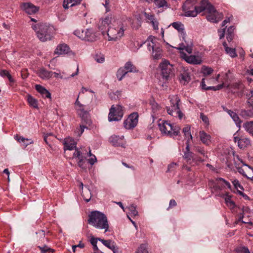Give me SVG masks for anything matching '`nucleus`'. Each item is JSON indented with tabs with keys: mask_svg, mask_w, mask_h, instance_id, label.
I'll return each instance as SVG.
<instances>
[{
	"mask_svg": "<svg viewBox=\"0 0 253 253\" xmlns=\"http://www.w3.org/2000/svg\"><path fill=\"white\" fill-rule=\"evenodd\" d=\"M237 253H250L248 248L246 247H240L236 250Z\"/></svg>",
	"mask_w": 253,
	"mask_h": 253,
	"instance_id": "3c124183",
	"label": "nucleus"
},
{
	"mask_svg": "<svg viewBox=\"0 0 253 253\" xmlns=\"http://www.w3.org/2000/svg\"><path fill=\"white\" fill-rule=\"evenodd\" d=\"M79 94L78 95V97L75 102V106L76 107V110L79 112V115H80L82 117H84V116L87 115V113L86 111L84 110V105L82 104L79 101Z\"/></svg>",
	"mask_w": 253,
	"mask_h": 253,
	"instance_id": "a878e982",
	"label": "nucleus"
},
{
	"mask_svg": "<svg viewBox=\"0 0 253 253\" xmlns=\"http://www.w3.org/2000/svg\"><path fill=\"white\" fill-rule=\"evenodd\" d=\"M148 49L151 52V58L154 60L158 59V39L155 37L150 36L147 41Z\"/></svg>",
	"mask_w": 253,
	"mask_h": 253,
	"instance_id": "39448f33",
	"label": "nucleus"
},
{
	"mask_svg": "<svg viewBox=\"0 0 253 253\" xmlns=\"http://www.w3.org/2000/svg\"><path fill=\"white\" fill-rule=\"evenodd\" d=\"M113 252V253H118V248L115 245L114 243L111 246L110 249Z\"/></svg>",
	"mask_w": 253,
	"mask_h": 253,
	"instance_id": "338daca9",
	"label": "nucleus"
},
{
	"mask_svg": "<svg viewBox=\"0 0 253 253\" xmlns=\"http://www.w3.org/2000/svg\"><path fill=\"white\" fill-rule=\"evenodd\" d=\"M69 50L70 48L67 44H61L57 46L55 53L58 55L65 54L69 52Z\"/></svg>",
	"mask_w": 253,
	"mask_h": 253,
	"instance_id": "393cba45",
	"label": "nucleus"
},
{
	"mask_svg": "<svg viewBox=\"0 0 253 253\" xmlns=\"http://www.w3.org/2000/svg\"><path fill=\"white\" fill-rule=\"evenodd\" d=\"M21 7L28 14H35L39 10V7L34 5L30 2L23 3Z\"/></svg>",
	"mask_w": 253,
	"mask_h": 253,
	"instance_id": "dca6fc26",
	"label": "nucleus"
},
{
	"mask_svg": "<svg viewBox=\"0 0 253 253\" xmlns=\"http://www.w3.org/2000/svg\"><path fill=\"white\" fill-rule=\"evenodd\" d=\"M38 39L44 42L52 39L53 27L46 23H40L32 26Z\"/></svg>",
	"mask_w": 253,
	"mask_h": 253,
	"instance_id": "f03ea898",
	"label": "nucleus"
},
{
	"mask_svg": "<svg viewBox=\"0 0 253 253\" xmlns=\"http://www.w3.org/2000/svg\"><path fill=\"white\" fill-rule=\"evenodd\" d=\"M35 88L36 90L41 94L42 97L51 98L50 93L45 87L40 84H37L35 86Z\"/></svg>",
	"mask_w": 253,
	"mask_h": 253,
	"instance_id": "bb28decb",
	"label": "nucleus"
},
{
	"mask_svg": "<svg viewBox=\"0 0 253 253\" xmlns=\"http://www.w3.org/2000/svg\"><path fill=\"white\" fill-rule=\"evenodd\" d=\"M172 26L180 34V37L182 38V40H184L186 38V34L184 31V26L183 24L180 22H175L171 24Z\"/></svg>",
	"mask_w": 253,
	"mask_h": 253,
	"instance_id": "6ab92c4d",
	"label": "nucleus"
},
{
	"mask_svg": "<svg viewBox=\"0 0 253 253\" xmlns=\"http://www.w3.org/2000/svg\"><path fill=\"white\" fill-rule=\"evenodd\" d=\"M95 60L98 63H103L105 60V58L104 55L102 54H96L94 57Z\"/></svg>",
	"mask_w": 253,
	"mask_h": 253,
	"instance_id": "09e8293b",
	"label": "nucleus"
},
{
	"mask_svg": "<svg viewBox=\"0 0 253 253\" xmlns=\"http://www.w3.org/2000/svg\"><path fill=\"white\" fill-rule=\"evenodd\" d=\"M181 57L187 63L192 64H200L202 62L201 58L196 55H187L184 52H181Z\"/></svg>",
	"mask_w": 253,
	"mask_h": 253,
	"instance_id": "2eb2a0df",
	"label": "nucleus"
},
{
	"mask_svg": "<svg viewBox=\"0 0 253 253\" xmlns=\"http://www.w3.org/2000/svg\"><path fill=\"white\" fill-rule=\"evenodd\" d=\"M85 157L84 156H82L81 158L79 159V161L78 162V166L83 169H86V166H84L85 163Z\"/></svg>",
	"mask_w": 253,
	"mask_h": 253,
	"instance_id": "603ef678",
	"label": "nucleus"
},
{
	"mask_svg": "<svg viewBox=\"0 0 253 253\" xmlns=\"http://www.w3.org/2000/svg\"><path fill=\"white\" fill-rule=\"evenodd\" d=\"M128 209L129 211V213L133 216H136L138 214V211L136 210L135 207L133 205H130L128 207Z\"/></svg>",
	"mask_w": 253,
	"mask_h": 253,
	"instance_id": "8fccbe9b",
	"label": "nucleus"
},
{
	"mask_svg": "<svg viewBox=\"0 0 253 253\" xmlns=\"http://www.w3.org/2000/svg\"><path fill=\"white\" fill-rule=\"evenodd\" d=\"M195 9L191 13L192 17L196 16L198 13L205 10L209 13H213L215 11L214 6L208 0H202L200 2V5L195 6Z\"/></svg>",
	"mask_w": 253,
	"mask_h": 253,
	"instance_id": "423d86ee",
	"label": "nucleus"
},
{
	"mask_svg": "<svg viewBox=\"0 0 253 253\" xmlns=\"http://www.w3.org/2000/svg\"><path fill=\"white\" fill-rule=\"evenodd\" d=\"M27 101L30 106L34 108H38V101L31 95H28Z\"/></svg>",
	"mask_w": 253,
	"mask_h": 253,
	"instance_id": "e433bc0d",
	"label": "nucleus"
},
{
	"mask_svg": "<svg viewBox=\"0 0 253 253\" xmlns=\"http://www.w3.org/2000/svg\"><path fill=\"white\" fill-rule=\"evenodd\" d=\"M243 126L246 131L253 136V121L244 123Z\"/></svg>",
	"mask_w": 253,
	"mask_h": 253,
	"instance_id": "473e14b6",
	"label": "nucleus"
},
{
	"mask_svg": "<svg viewBox=\"0 0 253 253\" xmlns=\"http://www.w3.org/2000/svg\"><path fill=\"white\" fill-rule=\"evenodd\" d=\"M159 67L161 70V75L163 81H168L170 75L172 74V65L168 60L164 59L159 65Z\"/></svg>",
	"mask_w": 253,
	"mask_h": 253,
	"instance_id": "9d476101",
	"label": "nucleus"
},
{
	"mask_svg": "<svg viewBox=\"0 0 253 253\" xmlns=\"http://www.w3.org/2000/svg\"><path fill=\"white\" fill-rule=\"evenodd\" d=\"M171 129H172V125L169 122L163 121L162 123H159V130L162 135L171 137Z\"/></svg>",
	"mask_w": 253,
	"mask_h": 253,
	"instance_id": "ddd939ff",
	"label": "nucleus"
},
{
	"mask_svg": "<svg viewBox=\"0 0 253 253\" xmlns=\"http://www.w3.org/2000/svg\"><path fill=\"white\" fill-rule=\"evenodd\" d=\"M225 51L227 54H228L231 57H235L237 56L236 52L235 49L234 48H230L227 46V44L226 42L223 43Z\"/></svg>",
	"mask_w": 253,
	"mask_h": 253,
	"instance_id": "2f4dec72",
	"label": "nucleus"
},
{
	"mask_svg": "<svg viewBox=\"0 0 253 253\" xmlns=\"http://www.w3.org/2000/svg\"><path fill=\"white\" fill-rule=\"evenodd\" d=\"M224 110L230 115V116L235 123L237 126L240 128L241 127V124L242 122L240 119V118L239 117L238 115L236 113L227 108L224 109Z\"/></svg>",
	"mask_w": 253,
	"mask_h": 253,
	"instance_id": "5701e85b",
	"label": "nucleus"
},
{
	"mask_svg": "<svg viewBox=\"0 0 253 253\" xmlns=\"http://www.w3.org/2000/svg\"><path fill=\"white\" fill-rule=\"evenodd\" d=\"M202 70L203 74L205 75L211 74L213 71L212 68L208 67H203Z\"/></svg>",
	"mask_w": 253,
	"mask_h": 253,
	"instance_id": "864d4df0",
	"label": "nucleus"
},
{
	"mask_svg": "<svg viewBox=\"0 0 253 253\" xmlns=\"http://www.w3.org/2000/svg\"><path fill=\"white\" fill-rule=\"evenodd\" d=\"M74 34L81 40L89 42L96 41L99 35L98 33L94 32L92 29H77L74 31Z\"/></svg>",
	"mask_w": 253,
	"mask_h": 253,
	"instance_id": "20e7f679",
	"label": "nucleus"
},
{
	"mask_svg": "<svg viewBox=\"0 0 253 253\" xmlns=\"http://www.w3.org/2000/svg\"><path fill=\"white\" fill-rule=\"evenodd\" d=\"M126 73L127 72H126L125 69L120 68L117 72V77L119 81H121Z\"/></svg>",
	"mask_w": 253,
	"mask_h": 253,
	"instance_id": "c03bdc74",
	"label": "nucleus"
},
{
	"mask_svg": "<svg viewBox=\"0 0 253 253\" xmlns=\"http://www.w3.org/2000/svg\"><path fill=\"white\" fill-rule=\"evenodd\" d=\"M150 105H151V108L152 110V123L154 122L155 119L157 118L158 106L156 101L152 98L150 101Z\"/></svg>",
	"mask_w": 253,
	"mask_h": 253,
	"instance_id": "b1692460",
	"label": "nucleus"
},
{
	"mask_svg": "<svg viewBox=\"0 0 253 253\" xmlns=\"http://www.w3.org/2000/svg\"><path fill=\"white\" fill-rule=\"evenodd\" d=\"M135 253H149L148 251L147 245L144 244L140 245L135 251Z\"/></svg>",
	"mask_w": 253,
	"mask_h": 253,
	"instance_id": "ea45409f",
	"label": "nucleus"
},
{
	"mask_svg": "<svg viewBox=\"0 0 253 253\" xmlns=\"http://www.w3.org/2000/svg\"><path fill=\"white\" fill-rule=\"evenodd\" d=\"M190 127L189 126H187L183 128L182 132L184 134L185 137L187 138V141L188 140L189 143V140L192 139V136L190 131Z\"/></svg>",
	"mask_w": 253,
	"mask_h": 253,
	"instance_id": "f704fd0d",
	"label": "nucleus"
},
{
	"mask_svg": "<svg viewBox=\"0 0 253 253\" xmlns=\"http://www.w3.org/2000/svg\"><path fill=\"white\" fill-rule=\"evenodd\" d=\"M180 127L179 126H172V129L171 131V137H174L180 133Z\"/></svg>",
	"mask_w": 253,
	"mask_h": 253,
	"instance_id": "a19ab883",
	"label": "nucleus"
},
{
	"mask_svg": "<svg viewBox=\"0 0 253 253\" xmlns=\"http://www.w3.org/2000/svg\"><path fill=\"white\" fill-rule=\"evenodd\" d=\"M82 0H64L63 4L65 9H68L69 7H72L80 4Z\"/></svg>",
	"mask_w": 253,
	"mask_h": 253,
	"instance_id": "c756f323",
	"label": "nucleus"
},
{
	"mask_svg": "<svg viewBox=\"0 0 253 253\" xmlns=\"http://www.w3.org/2000/svg\"><path fill=\"white\" fill-rule=\"evenodd\" d=\"M125 69L126 72H136V68L130 62H127L125 65Z\"/></svg>",
	"mask_w": 253,
	"mask_h": 253,
	"instance_id": "4c0bfd02",
	"label": "nucleus"
},
{
	"mask_svg": "<svg viewBox=\"0 0 253 253\" xmlns=\"http://www.w3.org/2000/svg\"><path fill=\"white\" fill-rule=\"evenodd\" d=\"M168 7L169 5L166 0H159V13Z\"/></svg>",
	"mask_w": 253,
	"mask_h": 253,
	"instance_id": "79ce46f5",
	"label": "nucleus"
},
{
	"mask_svg": "<svg viewBox=\"0 0 253 253\" xmlns=\"http://www.w3.org/2000/svg\"><path fill=\"white\" fill-rule=\"evenodd\" d=\"M82 156H83L81 155V153L80 151L78 149H76L75 152L73 154V157L75 158H78V159H80Z\"/></svg>",
	"mask_w": 253,
	"mask_h": 253,
	"instance_id": "e2e57ef3",
	"label": "nucleus"
},
{
	"mask_svg": "<svg viewBox=\"0 0 253 253\" xmlns=\"http://www.w3.org/2000/svg\"><path fill=\"white\" fill-rule=\"evenodd\" d=\"M169 99L170 105L167 107L168 114L173 117H178L179 119H181L183 114L179 107V103L180 102V98L176 95H169Z\"/></svg>",
	"mask_w": 253,
	"mask_h": 253,
	"instance_id": "7ed1b4c3",
	"label": "nucleus"
},
{
	"mask_svg": "<svg viewBox=\"0 0 253 253\" xmlns=\"http://www.w3.org/2000/svg\"><path fill=\"white\" fill-rule=\"evenodd\" d=\"M123 116L122 107L120 105H113L110 109L108 115L109 122L118 121L121 120Z\"/></svg>",
	"mask_w": 253,
	"mask_h": 253,
	"instance_id": "1a4fd4ad",
	"label": "nucleus"
},
{
	"mask_svg": "<svg viewBox=\"0 0 253 253\" xmlns=\"http://www.w3.org/2000/svg\"><path fill=\"white\" fill-rule=\"evenodd\" d=\"M195 151L203 155L204 157L206 156V157L207 158V156L205 155V151L203 148L200 147H195Z\"/></svg>",
	"mask_w": 253,
	"mask_h": 253,
	"instance_id": "13d9d810",
	"label": "nucleus"
},
{
	"mask_svg": "<svg viewBox=\"0 0 253 253\" xmlns=\"http://www.w3.org/2000/svg\"><path fill=\"white\" fill-rule=\"evenodd\" d=\"M99 241L101 242L106 247H107L109 249H110L111 247V246L114 243L111 240H105L104 239H99Z\"/></svg>",
	"mask_w": 253,
	"mask_h": 253,
	"instance_id": "49530a36",
	"label": "nucleus"
},
{
	"mask_svg": "<svg viewBox=\"0 0 253 253\" xmlns=\"http://www.w3.org/2000/svg\"><path fill=\"white\" fill-rule=\"evenodd\" d=\"M190 77L188 73L184 72L180 74V81L183 84H187L190 81Z\"/></svg>",
	"mask_w": 253,
	"mask_h": 253,
	"instance_id": "72a5a7b5",
	"label": "nucleus"
},
{
	"mask_svg": "<svg viewBox=\"0 0 253 253\" xmlns=\"http://www.w3.org/2000/svg\"><path fill=\"white\" fill-rule=\"evenodd\" d=\"M99 239H101L99 238H94L92 237L90 239V243L92 246L97 245V241H99Z\"/></svg>",
	"mask_w": 253,
	"mask_h": 253,
	"instance_id": "0e129e2a",
	"label": "nucleus"
},
{
	"mask_svg": "<svg viewBox=\"0 0 253 253\" xmlns=\"http://www.w3.org/2000/svg\"><path fill=\"white\" fill-rule=\"evenodd\" d=\"M138 115L137 113L131 114L124 121V127L128 129L135 127L138 123Z\"/></svg>",
	"mask_w": 253,
	"mask_h": 253,
	"instance_id": "9b49d317",
	"label": "nucleus"
},
{
	"mask_svg": "<svg viewBox=\"0 0 253 253\" xmlns=\"http://www.w3.org/2000/svg\"><path fill=\"white\" fill-rule=\"evenodd\" d=\"M186 146L185 148V151L184 152L183 158L187 162H189L191 160H195V158H194V154L190 151L188 140L186 141Z\"/></svg>",
	"mask_w": 253,
	"mask_h": 253,
	"instance_id": "4be33fe9",
	"label": "nucleus"
},
{
	"mask_svg": "<svg viewBox=\"0 0 253 253\" xmlns=\"http://www.w3.org/2000/svg\"><path fill=\"white\" fill-rule=\"evenodd\" d=\"M109 140L112 145L115 146L125 147L126 141L124 139V136L123 135H113L110 137Z\"/></svg>",
	"mask_w": 253,
	"mask_h": 253,
	"instance_id": "4468645a",
	"label": "nucleus"
},
{
	"mask_svg": "<svg viewBox=\"0 0 253 253\" xmlns=\"http://www.w3.org/2000/svg\"><path fill=\"white\" fill-rule=\"evenodd\" d=\"M38 248L40 250L42 253H53L54 250L46 245L42 246H39Z\"/></svg>",
	"mask_w": 253,
	"mask_h": 253,
	"instance_id": "58836bf2",
	"label": "nucleus"
},
{
	"mask_svg": "<svg viewBox=\"0 0 253 253\" xmlns=\"http://www.w3.org/2000/svg\"><path fill=\"white\" fill-rule=\"evenodd\" d=\"M199 135L201 141L205 144L209 145L211 142V136L204 131H200Z\"/></svg>",
	"mask_w": 253,
	"mask_h": 253,
	"instance_id": "cd10ccee",
	"label": "nucleus"
},
{
	"mask_svg": "<svg viewBox=\"0 0 253 253\" xmlns=\"http://www.w3.org/2000/svg\"><path fill=\"white\" fill-rule=\"evenodd\" d=\"M225 201L227 206L230 209H233L235 207V204L231 200L230 196H227L225 198Z\"/></svg>",
	"mask_w": 253,
	"mask_h": 253,
	"instance_id": "37998d69",
	"label": "nucleus"
},
{
	"mask_svg": "<svg viewBox=\"0 0 253 253\" xmlns=\"http://www.w3.org/2000/svg\"><path fill=\"white\" fill-rule=\"evenodd\" d=\"M232 183L235 188L238 190L240 188L241 190H244L243 186L240 184L239 181L237 179H235L232 181Z\"/></svg>",
	"mask_w": 253,
	"mask_h": 253,
	"instance_id": "5fc2aeb1",
	"label": "nucleus"
},
{
	"mask_svg": "<svg viewBox=\"0 0 253 253\" xmlns=\"http://www.w3.org/2000/svg\"><path fill=\"white\" fill-rule=\"evenodd\" d=\"M144 15L146 18L150 21L151 23L153 26L154 29L155 30L157 29L158 26L157 21L155 20L154 16L147 12L144 13Z\"/></svg>",
	"mask_w": 253,
	"mask_h": 253,
	"instance_id": "7c9ffc66",
	"label": "nucleus"
},
{
	"mask_svg": "<svg viewBox=\"0 0 253 253\" xmlns=\"http://www.w3.org/2000/svg\"><path fill=\"white\" fill-rule=\"evenodd\" d=\"M112 18L111 16H107L100 21L99 29L101 31L102 35L107 31L106 30L110 24L112 23Z\"/></svg>",
	"mask_w": 253,
	"mask_h": 253,
	"instance_id": "f3484780",
	"label": "nucleus"
},
{
	"mask_svg": "<svg viewBox=\"0 0 253 253\" xmlns=\"http://www.w3.org/2000/svg\"><path fill=\"white\" fill-rule=\"evenodd\" d=\"M85 121H84V122H82V124L80 125V133L79 134V135L80 136L84 131V128H87V127L84 125V122Z\"/></svg>",
	"mask_w": 253,
	"mask_h": 253,
	"instance_id": "680f3d73",
	"label": "nucleus"
},
{
	"mask_svg": "<svg viewBox=\"0 0 253 253\" xmlns=\"http://www.w3.org/2000/svg\"><path fill=\"white\" fill-rule=\"evenodd\" d=\"M82 196L84 200L86 202H89L91 198V194L90 190L88 188H86L84 191H82Z\"/></svg>",
	"mask_w": 253,
	"mask_h": 253,
	"instance_id": "c9c22d12",
	"label": "nucleus"
},
{
	"mask_svg": "<svg viewBox=\"0 0 253 253\" xmlns=\"http://www.w3.org/2000/svg\"><path fill=\"white\" fill-rule=\"evenodd\" d=\"M76 142L74 139L71 137L64 139V145L65 150H72L76 148Z\"/></svg>",
	"mask_w": 253,
	"mask_h": 253,
	"instance_id": "aec40b11",
	"label": "nucleus"
},
{
	"mask_svg": "<svg viewBox=\"0 0 253 253\" xmlns=\"http://www.w3.org/2000/svg\"><path fill=\"white\" fill-rule=\"evenodd\" d=\"M88 222L94 227L104 229L105 232L109 229V224L106 216L99 211H93L88 215Z\"/></svg>",
	"mask_w": 253,
	"mask_h": 253,
	"instance_id": "f257e3e1",
	"label": "nucleus"
},
{
	"mask_svg": "<svg viewBox=\"0 0 253 253\" xmlns=\"http://www.w3.org/2000/svg\"><path fill=\"white\" fill-rule=\"evenodd\" d=\"M113 252V253H118V248L115 245L114 243L111 246L110 249Z\"/></svg>",
	"mask_w": 253,
	"mask_h": 253,
	"instance_id": "69168bd1",
	"label": "nucleus"
},
{
	"mask_svg": "<svg viewBox=\"0 0 253 253\" xmlns=\"http://www.w3.org/2000/svg\"><path fill=\"white\" fill-rule=\"evenodd\" d=\"M200 118L205 124H209V119L207 116L204 115L203 113L200 114Z\"/></svg>",
	"mask_w": 253,
	"mask_h": 253,
	"instance_id": "bf43d9fd",
	"label": "nucleus"
},
{
	"mask_svg": "<svg viewBox=\"0 0 253 253\" xmlns=\"http://www.w3.org/2000/svg\"><path fill=\"white\" fill-rule=\"evenodd\" d=\"M15 139L19 142L23 144L24 148L26 147L28 145L33 143L32 140L28 138H25L22 136H18L17 135L14 136Z\"/></svg>",
	"mask_w": 253,
	"mask_h": 253,
	"instance_id": "c85d7f7f",
	"label": "nucleus"
},
{
	"mask_svg": "<svg viewBox=\"0 0 253 253\" xmlns=\"http://www.w3.org/2000/svg\"><path fill=\"white\" fill-rule=\"evenodd\" d=\"M88 156L91 157V158L88 159V162L91 165H93L97 161L96 157L91 153L90 150L88 152Z\"/></svg>",
	"mask_w": 253,
	"mask_h": 253,
	"instance_id": "de8ad7c7",
	"label": "nucleus"
},
{
	"mask_svg": "<svg viewBox=\"0 0 253 253\" xmlns=\"http://www.w3.org/2000/svg\"><path fill=\"white\" fill-rule=\"evenodd\" d=\"M176 206V201L173 200V199H171L169 201V208H171L172 207H174L175 206Z\"/></svg>",
	"mask_w": 253,
	"mask_h": 253,
	"instance_id": "774afa93",
	"label": "nucleus"
},
{
	"mask_svg": "<svg viewBox=\"0 0 253 253\" xmlns=\"http://www.w3.org/2000/svg\"><path fill=\"white\" fill-rule=\"evenodd\" d=\"M198 0H187L183 4L182 9L185 12L186 16H192L191 12L195 10V4L197 3Z\"/></svg>",
	"mask_w": 253,
	"mask_h": 253,
	"instance_id": "f8f14e48",
	"label": "nucleus"
},
{
	"mask_svg": "<svg viewBox=\"0 0 253 253\" xmlns=\"http://www.w3.org/2000/svg\"><path fill=\"white\" fill-rule=\"evenodd\" d=\"M38 76L43 80H48L53 75V72L49 71L44 68H41L37 72Z\"/></svg>",
	"mask_w": 253,
	"mask_h": 253,
	"instance_id": "412c9836",
	"label": "nucleus"
},
{
	"mask_svg": "<svg viewBox=\"0 0 253 253\" xmlns=\"http://www.w3.org/2000/svg\"><path fill=\"white\" fill-rule=\"evenodd\" d=\"M106 32L108 37V41H117L124 35V30L121 27L114 28L110 26Z\"/></svg>",
	"mask_w": 253,
	"mask_h": 253,
	"instance_id": "0eeeda50",
	"label": "nucleus"
},
{
	"mask_svg": "<svg viewBox=\"0 0 253 253\" xmlns=\"http://www.w3.org/2000/svg\"><path fill=\"white\" fill-rule=\"evenodd\" d=\"M237 158L243 164L242 166H240L239 164L236 163V168L238 172L244 176L251 179L253 181V169L250 166L244 164L238 156H237Z\"/></svg>",
	"mask_w": 253,
	"mask_h": 253,
	"instance_id": "6e6552de",
	"label": "nucleus"
},
{
	"mask_svg": "<svg viewBox=\"0 0 253 253\" xmlns=\"http://www.w3.org/2000/svg\"><path fill=\"white\" fill-rule=\"evenodd\" d=\"M192 43L191 42H188L186 43V45L185 48V50L188 53H191L192 52Z\"/></svg>",
	"mask_w": 253,
	"mask_h": 253,
	"instance_id": "6e6d98bb",
	"label": "nucleus"
},
{
	"mask_svg": "<svg viewBox=\"0 0 253 253\" xmlns=\"http://www.w3.org/2000/svg\"><path fill=\"white\" fill-rule=\"evenodd\" d=\"M183 41H184L185 43L182 42L179 44L178 47H175L177 49L179 50H183L185 49L186 43H187L188 42L185 40V38L184 39V40H183Z\"/></svg>",
	"mask_w": 253,
	"mask_h": 253,
	"instance_id": "4d7b16f0",
	"label": "nucleus"
},
{
	"mask_svg": "<svg viewBox=\"0 0 253 253\" xmlns=\"http://www.w3.org/2000/svg\"><path fill=\"white\" fill-rule=\"evenodd\" d=\"M216 11L213 13H210V14L207 16V18L208 21L212 22V23H217L218 20H217V17H216L215 13Z\"/></svg>",
	"mask_w": 253,
	"mask_h": 253,
	"instance_id": "a18cd8bd",
	"label": "nucleus"
},
{
	"mask_svg": "<svg viewBox=\"0 0 253 253\" xmlns=\"http://www.w3.org/2000/svg\"><path fill=\"white\" fill-rule=\"evenodd\" d=\"M218 33L219 36V39H221L224 38L225 33V28H223V29H219L218 30Z\"/></svg>",
	"mask_w": 253,
	"mask_h": 253,
	"instance_id": "052dcab7",
	"label": "nucleus"
},
{
	"mask_svg": "<svg viewBox=\"0 0 253 253\" xmlns=\"http://www.w3.org/2000/svg\"><path fill=\"white\" fill-rule=\"evenodd\" d=\"M234 140L238 142V145L241 149H244L250 144V139L245 137H234Z\"/></svg>",
	"mask_w": 253,
	"mask_h": 253,
	"instance_id": "a211bd4d",
	"label": "nucleus"
}]
</instances>
